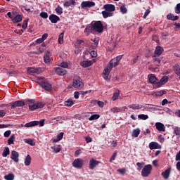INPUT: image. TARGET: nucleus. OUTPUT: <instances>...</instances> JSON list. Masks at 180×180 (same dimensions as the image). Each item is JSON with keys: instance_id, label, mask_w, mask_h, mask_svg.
<instances>
[{"instance_id": "nucleus-1", "label": "nucleus", "mask_w": 180, "mask_h": 180, "mask_svg": "<svg viewBox=\"0 0 180 180\" xmlns=\"http://www.w3.org/2000/svg\"><path fill=\"white\" fill-rule=\"evenodd\" d=\"M103 32V25L101 21L91 22V25L87 26L84 30V33H102Z\"/></svg>"}, {"instance_id": "nucleus-2", "label": "nucleus", "mask_w": 180, "mask_h": 180, "mask_svg": "<svg viewBox=\"0 0 180 180\" xmlns=\"http://www.w3.org/2000/svg\"><path fill=\"white\" fill-rule=\"evenodd\" d=\"M120 60H122V56H117L115 58H113L110 61L109 67H107L105 69H104L103 72L104 79H109V74H110V71H112V68L115 67H117V65H119V61H120Z\"/></svg>"}, {"instance_id": "nucleus-3", "label": "nucleus", "mask_w": 180, "mask_h": 180, "mask_svg": "<svg viewBox=\"0 0 180 180\" xmlns=\"http://www.w3.org/2000/svg\"><path fill=\"white\" fill-rule=\"evenodd\" d=\"M43 89L45 91H51V84L49 83V80L44 77H38V81L37 82Z\"/></svg>"}, {"instance_id": "nucleus-4", "label": "nucleus", "mask_w": 180, "mask_h": 180, "mask_svg": "<svg viewBox=\"0 0 180 180\" xmlns=\"http://www.w3.org/2000/svg\"><path fill=\"white\" fill-rule=\"evenodd\" d=\"M152 169H153V167L151 166V165H145L141 171L142 176L145 178H147V176H149L150 174H151Z\"/></svg>"}, {"instance_id": "nucleus-5", "label": "nucleus", "mask_w": 180, "mask_h": 180, "mask_svg": "<svg viewBox=\"0 0 180 180\" xmlns=\"http://www.w3.org/2000/svg\"><path fill=\"white\" fill-rule=\"evenodd\" d=\"M72 165L75 168H77V169H80V168H82V167L84 166V160H82V159L81 158L75 159L73 161Z\"/></svg>"}, {"instance_id": "nucleus-6", "label": "nucleus", "mask_w": 180, "mask_h": 180, "mask_svg": "<svg viewBox=\"0 0 180 180\" xmlns=\"http://www.w3.org/2000/svg\"><path fill=\"white\" fill-rule=\"evenodd\" d=\"M96 4L94 1H82L81 4V8L82 9H88V8H94Z\"/></svg>"}, {"instance_id": "nucleus-7", "label": "nucleus", "mask_w": 180, "mask_h": 180, "mask_svg": "<svg viewBox=\"0 0 180 180\" xmlns=\"http://www.w3.org/2000/svg\"><path fill=\"white\" fill-rule=\"evenodd\" d=\"M25 105H26V103L22 101H17L10 103L11 109H15L20 106H25Z\"/></svg>"}, {"instance_id": "nucleus-8", "label": "nucleus", "mask_w": 180, "mask_h": 180, "mask_svg": "<svg viewBox=\"0 0 180 180\" xmlns=\"http://www.w3.org/2000/svg\"><path fill=\"white\" fill-rule=\"evenodd\" d=\"M73 86L74 88H77L79 89V88H82L84 86V83L81 82V79L79 77H75L73 79Z\"/></svg>"}, {"instance_id": "nucleus-9", "label": "nucleus", "mask_w": 180, "mask_h": 180, "mask_svg": "<svg viewBox=\"0 0 180 180\" xmlns=\"http://www.w3.org/2000/svg\"><path fill=\"white\" fill-rule=\"evenodd\" d=\"M43 108H44V103L43 102H38L29 105L30 110H36V109H41Z\"/></svg>"}, {"instance_id": "nucleus-10", "label": "nucleus", "mask_w": 180, "mask_h": 180, "mask_svg": "<svg viewBox=\"0 0 180 180\" xmlns=\"http://www.w3.org/2000/svg\"><path fill=\"white\" fill-rule=\"evenodd\" d=\"M101 164V162L92 158L89 161V169H94L98 165Z\"/></svg>"}, {"instance_id": "nucleus-11", "label": "nucleus", "mask_w": 180, "mask_h": 180, "mask_svg": "<svg viewBox=\"0 0 180 180\" xmlns=\"http://www.w3.org/2000/svg\"><path fill=\"white\" fill-rule=\"evenodd\" d=\"M148 78L149 79V82L150 84H153L155 88H157V84H158V79L157 77L154 75L151 74L148 76Z\"/></svg>"}, {"instance_id": "nucleus-12", "label": "nucleus", "mask_w": 180, "mask_h": 180, "mask_svg": "<svg viewBox=\"0 0 180 180\" xmlns=\"http://www.w3.org/2000/svg\"><path fill=\"white\" fill-rule=\"evenodd\" d=\"M55 72L58 75H60L61 77H63V75H65V74H67V70L63 68L58 67L55 68Z\"/></svg>"}, {"instance_id": "nucleus-13", "label": "nucleus", "mask_w": 180, "mask_h": 180, "mask_svg": "<svg viewBox=\"0 0 180 180\" xmlns=\"http://www.w3.org/2000/svg\"><path fill=\"white\" fill-rule=\"evenodd\" d=\"M103 8L107 11V12L112 13V12H115L116 7H115L113 4H105Z\"/></svg>"}, {"instance_id": "nucleus-14", "label": "nucleus", "mask_w": 180, "mask_h": 180, "mask_svg": "<svg viewBox=\"0 0 180 180\" xmlns=\"http://www.w3.org/2000/svg\"><path fill=\"white\" fill-rule=\"evenodd\" d=\"M166 82H168V76H164L160 79V82L157 83V88H161Z\"/></svg>"}, {"instance_id": "nucleus-15", "label": "nucleus", "mask_w": 180, "mask_h": 180, "mask_svg": "<svg viewBox=\"0 0 180 180\" xmlns=\"http://www.w3.org/2000/svg\"><path fill=\"white\" fill-rule=\"evenodd\" d=\"M11 158L15 162H19V153H18L17 151L13 150L11 152Z\"/></svg>"}, {"instance_id": "nucleus-16", "label": "nucleus", "mask_w": 180, "mask_h": 180, "mask_svg": "<svg viewBox=\"0 0 180 180\" xmlns=\"http://www.w3.org/2000/svg\"><path fill=\"white\" fill-rule=\"evenodd\" d=\"M150 150H158L161 148V145L157 142H150L149 143Z\"/></svg>"}, {"instance_id": "nucleus-17", "label": "nucleus", "mask_w": 180, "mask_h": 180, "mask_svg": "<svg viewBox=\"0 0 180 180\" xmlns=\"http://www.w3.org/2000/svg\"><path fill=\"white\" fill-rule=\"evenodd\" d=\"M171 174V167H168L165 172H162L161 175L164 178V179H168L169 178V175Z\"/></svg>"}, {"instance_id": "nucleus-18", "label": "nucleus", "mask_w": 180, "mask_h": 180, "mask_svg": "<svg viewBox=\"0 0 180 180\" xmlns=\"http://www.w3.org/2000/svg\"><path fill=\"white\" fill-rule=\"evenodd\" d=\"M51 56V53L50 51H46L44 56V61L46 63V64H50V61H51V59L50 58V56Z\"/></svg>"}, {"instance_id": "nucleus-19", "label": "nucleus", "mask_w": 180, "mask_h": 180, "mask_svg": "<svg viewBox=\"0 0 180 180\" xmlns=\"http://www.w3.org/2000/svg\"><path fill=\"white\" fill-rule=\"evenodd\" d=\"M155 127L158 131H165V125L161 122H156Z\"/></svg>"}, {"instance_id": "nucleus-20", "label": "nucleus", "mask_w": 180, "mask_h": 180, "mask_svg": "<svg viewBox=\"0 0 180 180\" xmlns=\"http://www.w3.org/2000/svg\"><path fill=\"white\" fill-rule=\"evenodd\" d=\"M49 20L51 22V23H57L58 20H60V17L56 15L51 14L49 16Z\"/></svg>"}, {"instance_id": "nucleus-21", "label": "nucleus", "mask_w": 180, "mask_h": 180, "mask_svg": "<svg viewBox=\"0 0 180 180\" xmlns=\"http://www.w3.org/2000/svg\"><path fill=\"white\" fill-rule=\"evenodd\" d=\"M163 52H164V49L162 47L157 46L155 50L154 54L155 56H161V54H162Z\"/></svg>"}, {"instance_id": "nucleus-22", "label": "nucleus", "mask_w": 180, "mask_h": 180, "mask_svg": "<svg viewBox=\"0 0 180 180\" xmlns=\"http://www.w3.org/2000/svg\"><path fill=\"white\" fill-rule=\"evenodd\" d=\"M75 0H68L64 2L63 6H65V8H68V6H72V5L75 6Z\"/></svg>"}, {"instance_id": "nucleus-23", "label": "nucleus", "mask_w": 180, "mask_h": 180, "mask_svg": "<svg viewBox=\"0 0 180 180\" xmlns=\"http://www.w3.org/2000/svg\"><path fill=\"white\" fill-rule=\"evenodd\" d=\"M22 20L23 17L21 15H17L12 19V22L13 23H19V22H22Z\"/></svg>"}, {"instance_id": "nucleus-24", "label": "nucleus", "mask_w": 180, "mask_h": 180, "mask_svg": "<svg viewBox=\"0 0 180 180\" xmlns=\"http://www.w3.org/2000/svg\"><path fill=\"white\" fill-rule=\"evenodd\" d=\"M103 17L104 18V19H107V18H110L112 16H113V13H110L109 11H103L101 12Z\"/></svg>"}, {"instance_id": "nucleus-25", "label": "nucleus", "mask_w": 180, "mask_h": 180, "mask_svg": "<svg viewBox=\"0 0 180 180\" xmlns=\"http://www.w3.org/2000/svg\"><path fill=\"white\" fill-rule=\"evenodd\" d=\"M128 107L129 108V109H133V110H136L139 109H141L143 108V105L140 104H132V105H128Z\"/></svg>"}, {"instance_id": "nucleus-26", "label": "nucleus", "mask_w": 180, "mask_h": 180, "mask_svg": "<svg viewBox=\"0 0 180 180\" xmlns=\"http://www.w3.org/2000/svg\"><path fill=\"white\" fill-rule=\"evenodd\" d=\"M153 61L156 65L159 66L161 65V59H160V56L154 55L153 56Z\"/></svg>"}, {"instance_id": "nucleus-27", "label": "nucleus", "mask_w": 180, "mask_h": 180, "mask_svg": "<svg viewBox=\"0 0 180 180\" xmlns=\"http://www.w3.org/2000/svg\"><path fill=\"white\" fill-rule=\"evenodd\" d=\"M39 124V121H32L28 123H26L25 127H33Z\"/></svg>"}, {"instance_id": "nucleus-28", "label": "nucleus", "mask_w": 180, "mask_h": 180, "mask_svg": "<svg viewBox=\"0 0 180 180\" xmlns=\"http://www.w3.org/2000/svg\"><path fill=\"white\" fill-rule=\"evenodd\" d=\"M167 18L169 20H178V19H179V17L176 15L174 16V14L172 13H169L167 14Z\"/></svg>"}, {"instance_id": "nucleus-29", "label": "nucleus", "mask_w": 180, "mask_h": 180, "mask_svg": "<svg viewBox=\"0 0 180 180\" xmlns=\"http://www.w3.org/2000/svg\"><path fill=\"white\" fill-rule=\"evenodd\" d=\"M31 162H32V158L30 157V155H27L25 160L24 164L25 165H26V167H29Z\"/></svg>"}, {"instance_id": "nucleus-30", "label": "nucleus", "mask_w": 180, "mask_h": 180, "mask_svg": "<svg viewBox=\"0 0 180 180\" xmlns=\"http://www.w3.org/2000/svg\"><path fill=\"white\" fill-rule=\"evenodd\" d=\"M63 137H64V134L63 132H60L58 136L56 139H53V143H57L61 140H63Z\"/></svg>"}, {"instance_id": "nucleus-31", "label": "nucleus", "mask_w": 180, "mask_h": 180, "mask_svg": "<svg viewBox=\"0 0 180 180\" xmlns=\"http://www.w3.org/2000/svg\"><path fill=\"white\" fill-rule=\"evenodd\" d=\"M25 143H27V144H30V146H36V143H34V140L32 139H24Z\"/></svg>"}, {"instance_id": "nucleus-32", "label": "nucleus", "mask_w": 180, "mask_h": 180, "mask_svg": "<svg viewBox=\"0 0 180 180\" xmlns=\"http://www.w3.org/2000/svg\"><path fill=\"white\" fill-rule=\"evenodd\" d=\"M4 179H6V180H14L15 179V175L12 173H9L8 174L4 176Z\"/></svg>"}, {"instance_id": "nucleus-33", "label": "nucleus", "mask_w": 180, "mask_h": 180, "mask_svg": "<svg viewBox=\"0 0 180 180\" xmlns=\"http://www.w3.org/2000/svg\"><path fill=\"white\" fill-rule=\"evenodd\" d=\"M51 150H53V153H55V154H57L61 151V148H60V146H51Z\"/></svg>"}, {"instance_id": "nucleus-34", "label": "nucleus", "mask_w": 180, "mask_h": 180, "mask_svg": "<svg viewBox=\"0 0 180 180\" xmlns=\"http://www.w3.org/2000/svg\"><path fill=\"white\" fill-rule=\"evenodd\" d=\"M10 153H11V151L9 150V148L6 147L3 151L2 155L3 157H8V155H9Z\"/></svg>"}, {"instance_id": "nucleus-35", "label": "nucleus", "mask_w": 180, "mask_h": 180, "mask_svg": "<svg viewBox=\"0 0 180 180\" xmlns=\"http://www.w3.org/2000/svg\"><path fill=\"white\" fill-rule=\"evenodd\" d=\"M82 65L84 68H88V67H91V65H92V62L91 61H84V62H82Z\"/></svg>"}, {"instance_id": "nucleus-36", "label": "nucleus", "mask_w": 180, "mask_h": 180, "mask_svg": "<svg viewBox=\"0 0 180 180\" xmlns=\"http://www.w3.org/2000/svg\"><path fill=\"white\" fill-rule=\"evenodd\" d=\"M58 43L59 44H63V43H64V32H62L59 34Z\"/></svg>"}, {"instance_id": "nucleus-37", "label": "nucleus", "mask_w": 180, "mask_h": 180, "mask_svg": "<svg viewBox=\"0 0 180 180\" xmlns=\"http://www.w3.org/2000/svg\"><path fill=\"white\" fill-rule=\"evenodd\" d=\"M140 131V129H134L132 132V137H139Z\"/></svg>"}, {"instance_id": "nucleus-38", "label": "nucleus", "mask_w": 180, "mask_h": 180, "mask_svg": "<svg viewBox=\"0 0 180 180\" xmlns=\"http://www.w3.org/2000/svg\"><path fill=\"white\" fill-rule=\"evenodd\" d=\"M101 117V115L98 114H94L91 115L89 118V120L92 121V120H98Z\"/></svg>"}, {"instance_id": "nucleus-39", "label": "nucleus", "mask_w": 180, "mask_h": 180, "mask_svg": "<svg viewBox=\"0 0 180 180\" xmlns=\"http://www.w3.org/2000/svg\"><path fill=\"white\" fill-rule=\"evenodd\" d=\"M14 141H15V134H13L8 139V144H9V146H11V144H13Z\"/></svg>"}, {"instance_id": "nucleus-40", "label": "nucleus", "mask_w": 180, "mask_h": 180, "mask_svg": "<svg viewBox=\"0 0 180 180\" xmlns=\"http://www.w3.org/2000/svg\"><path fill=\"white\" fill-rule=\"evenodd\" d=\"M119 95H120V92L119 91L115 92L112 96V101H116L117 98H119Z\"/></svg>"}, {"instance_id": "nucleus-41", "label": "nucleus", "mask_w": 180, "mask_h": 180, "mask_svg": "<svg viewBox=\"0 0 180 180\" xmlns=\"http://www.w3.org/2000/svg\"><path fill=\"white\" fill-rule=\"evenodd\" d=\"M55 11L58 15H62L63 13V8L60 6H58Z\"/></svg>"}, {"instance_id": "nucleus-42", "label": "nucleus", "mask_w": 180, "mask_h": 180, "mask_svg": "<svg viewBox=\"0 0 180 180\" xmlns=\"http://www.w3.org/2000/svg\"><path fill=\"white\" fill-rule=\"evenodd\" d=\"M139 119H141V120H147L148 119V115L141 114L138 115Z\"/></svg>"}, {"instance_id": "nucleus-43", "label": "nucleus", "mask_w": 180, "mask_h": 180, "mask_svg": "<svg viewBox=\"0 0 180 180\" xmlns=\"http://www.w3.org/2000/svg\"><path fill=\"white\" fill-rule=\"evenodd\" d=\"M120 11L122 13H127V8H126V6L122 5L120 8Z\"/></svg>"}, {"instance_id": "nucleus-44", "label": "nucleus", "mask_w": 180, "mask_h": 180, "mask_svg": "<svg viewBox=\"0 0 180 180\" xmlns=\"http://www.w3.org/2000/svg\"><path fill=\"white\" fill-rule=\"evenodd\" d=\"M27 72L30 74H34V73L37 72V69H36L34 68H29L27 70Z\"/></svg>"}, {"instance_id": "nucleus-45", "label": "nucleus", "mask_w": 180, "mask_h": 180, "mask_svg": "<svg viewBox=\"0 0 180 180\" xmlns=\"http://www.w3.org/2000/svg\"><path fill=\"white\" fill-rule=\"evenodd\" d=\"M81 44L84 46V44H85V41L82 39H77L76 41L75 46H81Z\"/></svg>"}, {"instance_id": "nucleus-46", "label": "nucleus", "mask_w": 180, "mask_h": 180, "mask_svg": "<svg viewBox=\"0 0 180 180\" xmlns=\"http://www.w3.org/2000/svg\"><path fill=\"white\" fill-rule=\"evenodd\" d=\"M39 16L43 18V19H47V18H49V14L46 12H41Z\"/></svg>"}, {"instance_id": "nucleus-47", "label": "nucleus", "mask_w": 180, "mask_h": 180, "mask_svg": "<svg viewBox=\"0 0 180 180\" xmlns=\"http://www.w3.org/2000/svg\"><path fill=\"white\" fill-rule=\"evenodd\" d=\"M116 157H117V151H115L113 153L110 159V162H112V161H115V160L116 159Z\"/></svg>"}, {"instance_id": "nucleus-48", "label": "nucleus", "mask_w": 180, "mask_h": 180, "mask_svg": "<svg viewBox=\"0 0 180 180\" xmlns=\"http://www.w3.org/2000/svg\"><path fill=\"white\" fill-rule=\"evenodd\" d=\"M174 133L176 136H180V128L178 127H174Z\"/></svg>"}, {"instance_id": "nucleus-49", "label": "nucleus", "mask_w": 180, "mask_h": 180, "mask_svg": "<svg viewBox=\"0 0 180 180\" xmlns=\"http://www.w3.org/2000/svg\"><path fill=\"white\" fill-rule=\"evenodd\" d=\"M167 91L165 90L159 91L156 93L157 96H162V95H165Z\"/></svg>"}, {"instance_id": "nucleus-50", "label": "nucleus", "mask_w": 180, "mask_h": 180, "mask_svg": "<svg viewBox=\"0 0 180 180\" xmlns=\"http://www.w3.org/2000/svg\"><path fill=\"white\" fill-rule=\"evenodd\" d=\"M175 13L179 14L180 13V3L176 4L174 8Z\"/></svg>"}, {"instance_id": "nucleus-51", "label": "nucleus", "mask_w": 180, "mask_h": 180, "mask_svg": "<svg viewBox=\"0 0 180 180\" xmlns=\"http://www.w3.org/2000/svg\"><path fill=\"white\" fill-rule=\"evenodd\" d=\"M60 67H62V68H68V62H62L60 64Z\"/></svg>"}, {"instance_id": "nucleus-52", "label": "nucleus", "mask_w": 180, "mask_h": 180, "mask_svg": "<svg viewBox=\"0 0 180 180\" xmlns=\"http://www.w3.org/2000/svg\"><path fill=\"white\" fill-rule=\"evenodd\" d=\"M117 171L121 174V175H124L126 174V168L118 169Z\"/></svg>"}, {"instance_id": "nucleus-53", "label": "nucleus", "mask_w": 180, "mask_h": 180, "mask_svg": "<svg viewBox=\"0 0 180 180\" xmlns=\"http://www.w3.org/2000/svg\"><path fill=\"white\" fill-rule=\"evenodd\" d=\"M143 165H144V163L137 162L136 166L138 167L137 170L141 171L143 169Z\"/></svg>"}, {"instance_id": "nucleus-54", "label": "nucleus", "mask_w": 180, "mask_h": 180, "mask_svg": "<svg viewBox=\"0 0 180 180\" xmlns=\"http://www.w3.org/2000/svg\"><path fill=\"white\" fill-rule=\"evenodd\" d=\"M74 105V102L72 101H67L65 102V106H72Z\"/></svg>"}, {"instance_id": "nucleus-55", "label": "nucleus", "mask_w": 180, "mask_h": 180, "mask_svg": "<svg viewBox=\"0 0 180 180\" xmlns=\"http://www.w3.org/2000/svg\"><path fill=\"white\" fill-rule=\"evenodd\" d=\"M6 115V110H0V117H4Z\"/></svg>"}, {"instance_id": "nucleus-56", "label": "nucleus", "mask_w": 180, "mask_h": 180, "mask_svg": "<svg viewBox=\"0 0 180 180\" xmlns=\"http://www.w3.org/2000/svg\"><path fill=\"white\" fill-rule=\"evenodd\" d=\"M90 56H91V57L94 58L98 56V53H97L96 51H91L90 52Z\"/></svg>"}, {"instance_id": "nucleus-57", "label": "nucleus", "mask_w": 180, "mask_h": 180, "mask_svg": "<svg viewBox=\"0 0 180 180\" xmlns=\"http://www.w3.org/2000/svg\"><path fill=\"white\" fill-rule=\"evenodd\" d=\"M11 133H12L11 130L6 131L4 134V137H9L11 136Z\"/></svg>"}, {"instance_id": "nucleus-58", "label": "nucleus", "mask_w": 180, "mask_h": 180, "mask_svg": "<svg viewBox=\"0 0 180 180\" xmlns=\"http://www.w3.org/2000/svg\"><path fill=\"white\" fill-rule=\"evenodd\" d=\"M27 20H25L23 21L22 25V29H26L27 27Z\"/></svg>"}, {"instance_id": "nucleus-59", "label": "nucleus", "mask_w": 180, "mask_h": 180, "mask_svg": "<svg viewBox=\"0 0 180 180\" xmlns=\"http://www.w3.org/2000/svg\"><path fill=\"white\" fill-rule=\"evenodd\" d=\"M126 110H127V107H120V108H118V112H126Z\"/></svg>"}, {"instance_id": "nucleus-60", "label": "nucleus", "mask_w": 180, "mask_h": 180, "mask_svg": "<svg viewBox=\"0 0 180 180\" xmlns=\"http://www.w3.org/2000/svg\"><path fill=\"white\" fill-rule=\"evenodd\" d=\"M111 112H112V113H119V108L115 107L112 108Z\"/></svg>"}, {"instance_id": "nucleus-61", "label": "nucleus", "mask_w": 180, "mask_h": 180, "mask_svg": "<svg viewBox=\"0 0 180 180\" xmlns=\"http://www.w3.org/2000/svg\"><path fill=\"white\" fill-rule=\"evenodd\" d=\"M150 9H147L146 11V12H145V13H144V15L143 16V19H146L147 18V15H150Z\"/></svg>"}, {"instance_id": "nucleus-62", "label": "nucleus", "mask_w": 180, "mask_h": 180, "mask_svg": "<svg viewBox=\"0 0 180 180\" xmlns=\"http://www.w3.org/2000/svg\"><path fill=\"white\" fill-rule=\"evenodd\" d=\"M137 61H139V56H136L135 58H134V59L131 60V64H136V63H137Z\"/></svg>"}, {"instance_id": "nucleus-63", "label": "nucleus", "mask_w": 180, "mask_h": 180, "mask_svg": "<svg viewBox=\"0 0 180 180\" xmlns=\"http://www.w3.org/2000/svg\"><path fill=\"white\" fill-rule=\"evenodd\" d=\"M153 106H154L153 104H146L145 109H153Z\"/></svg>"}, {"instance_id": "nucleus-64", "label": "nucleus", "mask_w": 180, "mask_h": 180, "mask_svg": "<svg viewBox=\"0 0 180 180\" xmlns=\"http://www.w3.org/2000/svg\"><path fill=\"white\" fill-rule=\"evenodd\" d=\"M176 169H178L179 171H180V161L177 162L176 164Z\"/></svg>"}]
</instances>
